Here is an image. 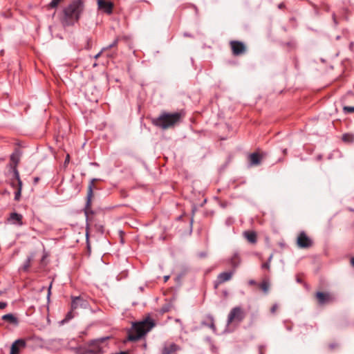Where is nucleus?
I'll return each mask as SVG.
<instances>
[{
	"label": "nucleus",
	"mask_w": 354,
	"mask_h": 354,
	"mask_svg": "<svg viewBox=\"0 0 354 354\" xmlns=\"http://www.w3.org/2000/svg\"><path fill=\"white\" fill-rule=\"evenodd\" d=\"M84 10L82 0H73L66 6L62 11L59 20L63 26H71L77 22Z\"/></svg>",
	"instance_id": "f257e3e1"
},
{
	"label": "nucleus",
	"mask_w": 354,
	"mask_h": 354,
	"mask_svg": "<svg viewBox=\"0 0 354 354\" xmlns=\"http://www.w3.org/2000/svg\"><path fill=\"white\" fill-rule=\"evenodd\" d=\"M183 114L180 112L167 113L163 111L155 118H152L151 123L162 129L174 128L180 123Z\"/></svg>",
	"instance_id": "f03ea898"
},
{
	"label": "nucleus",
	"mask_w": 354,
	"mask_h": 354,
	"mask_svg": "<svg viewBox=\"0 0 354 354\" xmlns=\"http://www.w3.org/2000/svg\"><path fill=\"white\" fill-rule=\"evenodd\" d=\"M156 325L153 319L147 317L144 320L135 322L128 334L129 341H138L149 332Z\"/></svg>",
	"instance_id": "7ed1b4c3"
},
{
	"label": "nucleus",
	"mask_w": 354,
	"mask_h": 354,
	"mask_svg": "<svg viewBox=\"0 0 354 354\" xmlns=\"http://www.w3.org/2000/svg\"><path fill=\"white\" fill-rule=\"evenodd\" d=\"M109 337H105L91 340L87 344L86 348H80L78 354H100L107 347V340Z\"/></svg>",
	"instance_id": "20e7f679"
},
{
	"label": "nucleus",
	"mask_w": 354,
	"mask_h": 354,
	"mask_svg": "<svg viewBox=\"0 0 354 354\" xmlns=\"http://www.w3.org/2000/svg\"><path fill=\"white\" fill-rule=\"evenodd\" d=\"M97 179L93 178L91 180L88 186V192L86 196V202L84 207V213L87 217L88 218V214H93V212L91 210V203L92 198L93 196V189L95 186V182L97 181Z\"/></svg>",
	"instance_id": "39448f33"
},
{
	"label": "nucleus",
	"mask_w": 354,
	"mask_h": 354,
	"mask_svg": "<svg viewBox=\"0 0 354 354\" xmlns=\"http://www.w3.org/2000/svg\"><path fill=\"white\" fill-rule=\"evenodd\" d=\"M232 53L234 56H240L245 54L247 51V46L243 41L238 40H232L229 43Z\"/></svg>",
	"instance_id": "423d86ee"
},
{
	"label": "nucleus",
	"mask_w": 354,
	"mask_h": 354,
	"mask_svg": "<svg viewBox=\"0 0 354 354\" xmlns=\"http://www.w3.org/2000/svg\"><path fill=\"white\" fill-rule=\"evenodd\" d=\"M245 317V313L241 307H234L230 312L227 317V324L241 322Z\"/></svg>",
	"instance_id": "0eeeda50"
},
{
	"label": "nucleus",
	"mask_w": 354,
	"mask_h": 354,
	"mask_svg": "<svg viewBox=\"0 0 354 354\" xmlns=\"http://www.w3.org/2000/svg\"><path fill=\"white\" fill-rule=\"evenodd\" d=\"M297 245L300 248H309L313 246V240L304 231L299 233L297 238Z\"/></svg>",
	"instance_id": "6e6552de"
},
{
	"label": "nucleus",
	"mask_w": 354,
	"mask_h": 354,
	"mask_svg": "<svg viewBox=\"0 0 354 354\" xmlns=\"http://www.w3.org/2000/svg\"><path fill=\"white\" fill-rule=\"evenodd\" d=\"M234 274V270L223 272L220 273L216 279L214 281V287L215 289H217L218 286L227 281H229L232 279L233 275Z\"/></svg>",
	"instance_id": "1a4fd4ad"
},
{
	"label": "nucleus",
	"mask_w": 354,
	"mask_h": 354,
	"mask_svg": "<svg viewBox=\"0 0 354 354\" xmlns=\"http://www.w3.org/2000/svg\"><path fill=\"white\" fill-rule=\"evenodd\" d=\"M315 297L319 305H324L334 301V297L329 292H317Z\"/></svg>",
	"instance_id": "9d476101"
},
{
	"label": "nucleus",
	"mask_w": 354,
	"mask_h": 354,
	"mask_svg": "<svg viewBox=\"0 0 354 354\" xmlns=\"http://www.w3.org/2000/svg\"><path fill=\"white\" fill-rule=\"evenodd\" d=\"M97 2L99 10H102L108 15H110L113 12V3L111 1L97 0Z\"/></svg>",
	"instance_id": "9b49d317"
},
{
	"label": "nucleus",
	"mask_w": 354,
	"mask_h": 354,
	"mask_svg": "<svg viewBox=\"0 0 354 354\" xmlns=\"http://www.w3.org/2000/svg\"><path fill=\"white\" fill-rule=\"evenodd\" d=\"M88 306V301L81 297H72L71 308L72 310L78 308H86Z\"/></svg>",
	"instance_id": "f8f14e48"
},
{
	"label": "nucleus",
	"mask_w": 354,
	"mask_h": 354,
	"mask_svg": "<svg viewBox=\"0 0 354 354\" xmlns=\"http://www.w3.org/2000/svg\"><path fill=\"white\" fill-rule=\"evenodd\" d=\"M26 345V344L24 339H17L11 346L10 354H19L20 348H25Z\"/></svg>",
	"instance_id": "ddd939ff"
},
{
	"label": "nucleus",
	"mask_w": 354,
	"mask_h": 354,
	"mask_svg": "<svg viewBox=\"0 0 354 354\" xmlns=\"http://www.w3.org/2000/svg\"><path fill=\"white\" fill-rule=\"evenodd\" d=\"M13 171H14L15 178H16V180L17 181V184H18V187H19L17 191L15 192V199L16 201H19L20 198V196H21L22 182L20 179L19 174L18 170L16 168V166L15 167Z\"/></svg>",
	"instance_id": "4468645a"
},
{
	"label": "nucleus",
	"mask_w": 354,
	"mask_h": 354,
	"mask_svg": "<svg viewBox=\"0 0 354 354\" xmlns=\"http://www.w3.org/2000/svg\"><path fill=\"white\" fill-rule=\"evenodd\" d=\"M180 349V347L175 343H170L165 345L162 349V354H172Z\"/></svg>",
	"instance_id": "2eb2a0df"
},
{
	"label": "nucleus",
	"mask_w": 354,
	"mask_h": 354,
	"mask_svg": "<svg viewBox=\"0 0 354 354\" xmlns=\"http://www.w3.org/2000/svg\"><path fill=\"white\" fill-rule=\"evenodd\" d=\"M263 156L259 153H252L249 156V160L251 165H258L261 163Z\"/></svg>",
	"instance_id": "dca6fc26"
},
{
	"label": "nucleus",
	"mask_w": 354,
	"mask_h": 354,
	"mask_svg": "<svg viewBox=\"0 0 354 354\" xmlns=\"http://www.w3.org/2000/svg\"><path fill=\"white\" fill-rule=\"evenodd\" d=\"M244 237L247 239V241L250 243H256L257 239V234L254 231H245L243 232Z\"/></svg>",
	"instance_id": "f3484780"
},
{
	"label": "nucleus",
	"mask_w": 354,
	"mask_h": 354,
	"mask_svg": "<svg viewBox=\"0 0 354 354\" xmlns=\"http://www.w3.org/2000/svg\"><path fill=\"white\" fill-rule=\"evenodd\" d=\"M22 215L19 214L17 212H12L10 215L9 220L12 221L13 223H17L19 225H22Z\"/></svg>",
	"instance_id": "a211bd4d"
},
{
	"label": "nucleus",
	"mask_w": 354,
	"mask_h": 354,
	"mask_svg": "<svg viewBox=\"0 0 354 354\" xmlns=\"http://www.w3.org/2000/svg\"><path fill=\"white\" fill-rule=\"evenodd\" d=\"M241 263V257L238 253H234L231 259L230 263L234 268H237Z\"/></svg>",
	"instance_id": "6ab92c4d"
},
{
	"label": "nucleus",
	"mask_w": 354,
	"mask_h": 354,
	"mask_svg": "<svg viewBox=\"0 0 354 354\" xmlns=\"http://www.w3.org/2000/svg\"><path fill=\"white\" fill-rule=\"evenodd\" d=\"M259 286L265 294L268 292L270 288V281L268 279H263Z\"/></svg>",
	"instance_id": "aec40b11"
},
{
	"label": "nucleus",
	"mask_w": 354,
	"mask_h": 354,
	"mask_svg": "<svg viewBox=\"0 0 354 354\" xmlns=\"http://www.w3.org/2000/svg\"><path fill=\"white\" fill-rule=\"evenodd\" d=\"M2 319L4 321H8V322L15 324H17V323H18L17 319L12 314L4 315L2 317Z\"/></svg>",
	"instance_id": "412c9836"
},
{
	"label": "nucleus",
	"mask_w": 354,
	"mask_h": 354,
	"mask_svg": "<svg viewBox=\"0 0 354 354\" xmlns=\"http://www.w3.org/2000/svg\"><path fill=\"white\" fill-rule=\"evenodd\" d=\"M32 256L28 257L26 259V261L24 262V266H23V270H24V271H27V270L29 269V268L30 267V265H31V262H32Z\"/></svg>",
	"instance_id": "4be33fe9"
},
{
	"label": "nucleus",
	"mask_w": 354,
	"mask_h": 354,
	"mask_svg": "<svg viewBox=\"0 0 354 354\" xmlns=\"http://www.w3.org/2000/svg\"><path fill=\"white\" fill-rule=\"evenodd\" d=\"M61 1L62 0H52L47 7L48 9L56 8Z\"/></svg>",
	"instance_id": "5701e85b"
},
{
	"label": "nucleus",
	"mask_w": 354,
	"mask_h": 354,
	"mask_svg": "<svg viewBox=\"0 0 354 354\" xmlns=\"http://www.w3.org/2000/svg\"><path fill=\"white\" fill-rule=\"evenodd\" d=\"M95 227L96 228V230L100 232V233H103L104 232V225L102 223H95Z\"/></svg>",
	"instance_id": "b1692460"
},
{
	"label": "nucleus",
	"mask_w": 354,
	"mask_h": 354,
	"mask_svg": "<svg viewBox=\"0 0 354 354\" xmlns=\"http://www.w3.org/2000/svg\"><path fill=\"white\" fill-rule=\"evenodd\" d=\"M118 39H115L110 45H109L106 47H104V48H106V50L115 47L118 45Z\"/></svg>",
	"instance_id": "393cba45"
},
{
	"label": "nucleus",
	"mask_w": 354,
	"mask_h": 354,
	"mask_svg": "<svg viewBox=\"0 0 354 354\" xmlns=\"http://www.w3.org/2000/svg\"><path fill=\"white\" fill-rule=\"evenodd\" d=\"M208 319L210 321V324L209 325V326L212 328L213 330H215L216 329V326L214 325V319L212 316H209L208 317Z\"/></svg>",
	"instance_id": "a878e982"
},
{
	"label": "nucleus",
	"mask_w": 354,
	"mask_h": 354,
	"mask_svg": "<svg viewBox=\"0 0 354 354\" xmlns=\"http://www.w3.org/2000/svg\"><path fill=\"white\" fill-rule=\"evenodd\" d=\"M344 110L348 113H353L354 106H344Z\"/></svg>",
	"instance_id": "bb28decb"
},
{
	"label": "nucleus",
	"mask_w": 354,
	"mask_h": 354,
	"mask_svg": "<svg viewBox=\"0 0 354 354\" xmlns=\"http://www.w3.org/2000/svg\"><path fill=\"white\" fill-rule=\"evenodd\" d=\"M104 51H106V48H103L100 50V53H98L97 55H95L94 58H95V59H98V58L100 57V55H102V53L103 52H104Z\"/></svg>",
	"instance_id": "cd10ccee"
},
{
	"label": "nucleus",
	"mask_w": 354,
	"mask_h": 354,
	"mask_svg": "<svg viewBox=\"0 0 354 354\" xmlns=\"http://www.w3.org/2000/svg\"><path fill=\"white\" fill-rule=\"evenodd\" d=\"M277 308H278L277 304H274L270 309L271 313L274 314L277 311Z\"/></svg>",
	"instance_id": "c85d7f7f"
},
{
	"label": "nucleus",
	"mask_w": 354,
	"mask_h": 354,
	"mask_svg": "<svg viewBox=\"0 0 354 354\" xmlns=\"http://www.w3.org/2000/svg\"><path fill=\"white\" fill-rule=\"evenodd\" d=\"M262 268L270 269V263L266 262L262 265Z\"/></svg>",
	"instance_id": "c756f323"
},
{
	"label": "nucleus",
	"mask_w": 354,
	"mask_h": 354,
	"mask_svg": "<svg viewBox=\"0 0 354 354\" xmlns=\"http://www.w3.org/2000/svg\"><path fill=\"white\" fill-rule=\"evenodd\" d=\"M7 306V303L0 301V309H3Z\"/></svg>",
	"instance_id": "7c9ffc66"
},
{
	"label": "nucleus",
	"mask_w": 354,
	"mask_h": 354,
	"mask_svg": "<svg viewBox=\"0 0 354 354\" xmlns=\"http://www.w3.org/2000/svg\"><path fill=\"white\" fill-rule=\"evenodd\" d=\"M51 288H52V283L50 284L48 289V295H47L48 299H49V298H50Z\"/></svg>",
	"instance_id": "2f4dec72"
},
{
	"label": "nucleus",
	"mask_w": 354,
	"mask_h": 354,
	"mask_svg": "<svg viewBox=\"0 0 354 354\" xmlns=\"http://www.w3.org/2000/svg\"><path fill=\"white\" fill-rule=\"evenodd\" d=\"M69 161H70V156H69V154H67L65 161H64V165H67L69 162Z\"/></svg>",
	"instance_id": "473e14b6"
},
{
	"label": "nucleus",
	"mask_w": 354,
	"mask_h": 354,
	"mask_svg": "<svg viewBox=\"0 0 354 354\" xmlns=\"http://www.w3.org/2000/svg\"><path fill=\"white\" fill-rule=\"evenodd\" d=\"M264 348L263 346H260L259 347V354H263Z\"/></svg>",
	"instance_id": "72a5a7b5"
},
{
	"label": "nucleus",
	"mask_w": 354,
	"mask_h": 354,
	"mask_svg": "<svg viewBox=\"0 0 354 354\" xmlns=\"http://www.w3.org/2000/svg\"><path fill=\"white\" fill-rule=\"evenodd\" d=\"M198 256H199L200 257H201V258H203V257H205L207 256V253H206V252H200V253L198 254Z\"/></svg>",
	"instance_id": "f704fd0d"
},
{
	"label": "nucleus",
	"mask_w": 354,
	"mask_h": 354,
	"mask_svg": "<svg viewBox=\"0 0 354 354\" xmlns=\"http://www.w3.org/2000/svg\"><path fill=\"white\" fill-rule=\"evenodd\" d=\"M248 283H249L250 285H256V284H257V282H256L254 280L251 279V280H250V281H248Z\"/></svg>",
	"instance_id": "c9c22d12"
},
{
	"label": "nucleus",
	"mask_w": 354,
	"mask_h": 354,
	"mask_svg": "<svg viewBox=\"0 0 354 354\" xmlns=\"http://www.w3.org/2000/svg\"><path fill=\"white\" fill-rule=\"evenodd\" d=\"M72 317H73V315H72V314H71V312H69V313L67 314V315H66V318L67 319H71Z\"/></svg>",
	"instance_id": "e433bc0d"
},
{
	"label": "nucleus",
	"mask_w": 354,
	"mask_h": 354,
	"mask_svg": "<svg viewBox=\"0 0 354 354\" xmlns=\"http://www.w3.org/2000/svg\"><path fill=\"white\" fill-rule=\"evenodd\" d=\"M39 180V177H35L34 179H33V181H34V183L35 184H37Z\"/></svg>",
	"instance_id": "4c0bfd02"
},
{
	"label": "nucleus",
	"mask_w": 354,
	"mask_h": 354,
	"mask_svg": "<svg viewBox=\"0 0 354 354\" xmlns=\"http://www.w3.org/2000/svg\"><path fill=\"white\" fill-rule=\"evenodd\" d=\"M11 159H12V161H15L16 164H17L18 160L16 159L14 156H11Z\"/></svg>",
	"instance_id": "58836bf2"
},
{
	"label": "nucleus",
	"mask_w": 354,
	"mask_h": 354,
	"mask_svg": "<svg viewBox=\"0 0 354 354\" xmlns=\"http://www.w3.org/2000/svg\"><path fill=\"white\" fill-rule=\"evenodd\" d=\"M351 264L354 267V257L351 259Z\"/></svg>",
	"instance_id": "ea45409f"
},
{
	"label": "nucleus",
	"mask_w": 354,
	"mask_h": 354,
	"mask_svg": "<svg viewBox=\"0 0 354 354\" xmlns=\"http://www.w3.org/2000/svg\"><path fill=\"white\" fill-rule=\"evenodd\" d=\"M272 255H270V257H269L268 261V262H269L270 263L272 260Z\"/></svg>",
	"instance_id": "a19ab883"
},
{
	"label": "nucleus",
	"mask_w": 354,
	"mask_h": 354,
	"mask_svg": "<svg viewBox=\"0 0 354 354\" xmlns=\"http://www.w3.org/2000/svg\"><path fill=\"white\" fill-rule=\"evenodd\" d=\"M176 322L181 324V321L179 319H176Z\"/></svg>",
	"instance_id": "79ce46f5"
},
{
	"label": "nucleus",
	"mask_w": 354,
	"mask_h": 354,
	"mask_svg": "<svg viewBox=\"0 0 354 354\" xmlns=\"http://www.w3.org/2000/svg\"><path fill=\"white\" fill-rule=\"evenodd\" d=\"M168 279H169V276L165 277V281H167Z\"/></svg>",
	"instance_id": "37998d69"
},
{
	"label": "nucleus",
	"mask_w": 354,
	"mask_h": 354,
	"mask_svg": "<svg viewBox=\"0 0 354 354\" xmlns=\"http://www.w3.org/2000/svg\"><path fill=\"white\" fill-rule=\"evenodd\" d=\"M346 136V135H344V136H343V139H344V140H345Z\"/></svg>",
	"instance_id": "c03bdc74"
},
{
	"label": "nucleus",
	"mask_w": 354,
	"mask_h": 354,
	"mask_svg": "<svg viewBox=\"0 0 354 354\" xmlns=\"http://www.w3.org/2000/svg\"><path fill=\"white\" fill-rule=\"evenodd\" d=\"M333 19L335 21V15H333Z\"/></svg>",
	"instance_id": "a18cd8bd"
},
{
	"label": "nucleus",
	"mask_w": 354,
	"mask_h": 354,
	"mask_svg": "<svg viewBox=\"0 0 354 354\" xmlns=\"http://www.w3.org/2000/svg\"><path fill=\"white\" fill-rule=\"evenodd\" d=\"M167 308H165V309L163 310V311H164V312H165V311H167Z\"/></svg>",
	"instance_id": "49530a36"
},
{
	"label": "nucleus",
	"mask_w": 354,
	"mask_h": 354,
	"mask_svg": "<svg viewBox=\"0 0 354 354\" xmlns=\"http://www.w3.org/2000/svg\"><path fill=\"white\" fill-rule=\"evenodd\" d=\"M120 354H127V353L124 352H122Z\"/></svg>",
	"instance_id": "de8ad7c7"
}]
</instances>
